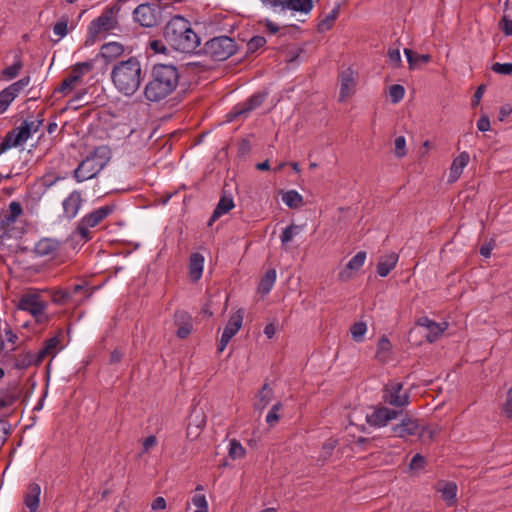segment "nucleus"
Returning <instances> with one entry per match:
<instances>
[{
    "mask_svg": "<svg viewBox=\"0 0 512 512\" xmlns=\"http://www.w3.org/2000/svg\"><path fill=\"white\" fill-rule=\"evenodd\" d=\"M180 74L172 64H155L144 88L147 101L158 103L170 96L178 87Z\"/></svg>",
    "mask_w": 512,
    "mask_h": 512,
    "instance_id": "nucleus-1",
    "label": "nucleus"
},
{
    "mask_svg": "<svg viewBox=\"0 0 512 512\" xmlns=\"http://www.w3.org/2000/svg\"><path fill=\"white\" fill-rule=\"evenodd\" d=\"M164 38L177 51L200 54L197 48L201 38L181 15H175L168 21L164 28Z\"/></svg>",
    "mask_w": 512,
    "mask_h": 512,
    "instance_id": "nucleus-2",
    "label": "nucleus"
},
{
    "mask_svg": "<svg viewBox=\"0 0 512 512\" xmlns=\"http://www.w3.org/2000/svg\"><path fill=\"white\" fill-rule=\"evenodd\" d=\"M141 71L140 61L136 57H130L114 65L111 79L119 92L131 96L141 85Z\"/></svg>",
    "mask_w": 512,
    "mask_h": 512,
    "instance_id": "nucleus-3",
    "label": "nucleus"
},
{
    "mask_svg": "<svg viewBox=\"0 0 512 512\" xmlns=\"http://www.w3.org/2000/svg\"><path fill=\"white\" fill-rule=\"evenodd\" d=\"M110 151L106 146L96 147L74 170L73 177L77 182L95 177L108 163Z\"/></svg>",
    "mask_w": 512,
    "mask_h": 512,
    "instance_id": "nucleus-4",
    "label": "nucleus"
},
{
    "mask_svg": "<svg viewBox=\"0 0 512 512\" xmlns=\"http://www.w3.org/2000/svg\"><path fill=\"white\" fill-rule=\"evenodd\" d=\"M237 50L238 45L235 40L222 35L206 41L199 51L215 61H224L233 56Z\"/></svg>",
    "mask_w": 512,
    "mask_h": 512,
    "instance_id": "nucleus-5",
    "label": "nucleus"
},
{
    "mask_svg": "<svg viewBox=\"0 0 512 512\" xmlns=\"http://www.w3.org/2000/svg\"><path fill=\"white\" fill-rule=\"evenodd\" d=\"M115 209L116 204H108L85 215L76 228V232L80 235L81 239L84 241L91 240L92 233L90 228L96 227L100 224L105 218L111 215Z\"/></svg>",
    "mask_w": 512,
    "mask_h": 512,
    "instance_id": "nucleus-6",
    "label": "nucleus"
},
{
    "mask_svg": "<svg viewBox=\"0 0 512 512\" xmlns=\"http://www.w3.org/2000/svg\"><path fill=\"white\" fill-rule=\"evenodd\" d=\"M165 8L166 6H161L158 2L142 3L133 11V18L142 27H155L161 21V10Z\"/></svg>",
    "mask_w": 512,
    "mask_h": 512,
    "instance_id": "nucleus-7",
    "label": "nucleus"
},
{
    "mask_svg": "<svg viewBox=\"0 0 512 512\" xmlns=\"http://www.w3.org/2000/svg\"><path fill=\"white\" fill-rule=\"evenodd\" d=\"M384 403L394 407H406L410 403V396L403 392V384L398 381H390L382 389Z\"/></svg>",
    "mask_w": 512,
    "mask_h": 512,
    "instance_id": "nucleus-8",
    "label": "nucleus"
},
{
    "mask_svg": "<svg viewBox=\"0 0 512 512\" xmlns=\"http://www.w3.org/2000/svg\"><path fill=\"white\" fill-rule=\"evenodd\" d=\"M120 10L117 5L106 8L103 13L94 19L89 26V34L92 37L97 36L102 31H111L117 26V19L114 17L115 13Z\"/></svg>",
    "mask_w": 512,
    "mask_h": 512,
    "instance_id": "nucleus-9",
    "label": "nucleus"
},
{
    "mask_svg": "<svg viewBox=\"0 0 512 512\" xmlns=\"http://www.w3.org/2000/svg\"><path fill=\"white\" fill-rule=\"evenodd\" d=\"M402 415L401 410L387 408L385 406H374L373 411L366 415V422L376 428L384 427L389 421L397 419Z\"/></svg>",
    "mask_w": 512,
    "mask_h": 512,
    "instance_id": "nucleus-10",
    "label": "nucleus"
},
{
    "mask_svg": "<svg viewBox=\"0 0 512 512\" xmlns=\"http://www.w3.org/2000/svg\"><path fill=\"white\" fill-rule=\"evenodd\" d=\"M268 96L267 92H257L249 97L245 102L235 105L228 114L229 120H235L240 116H247L249 113L259 108Z\"/></svg>",
    "mask_w": 512,
    "mask_h": 512,
    "instance_id": "nucleus-11",
    "label": "nucleus"
},
{
    "mask_svg": "<svg viewBox=\"0 0 512 512\" xmlns=\"http://www.w3.org/2000/svg\"><path fill=\"white\" fill-rule=\"evenodd\" d=\"M391 432L394 437L404 439L409 436H418V433H420V424L417 419L405 415L400 423L391 427Z\"/></svg>",
    "mask_w": 512,
    "mask_h": 512,
    "instance_id": "nucleus-12",
    "label": "nucleus"
},
{
    "mask_svg": "<svg viewBox=\"0 0 512 512\" xmlns=\"http://www.w3.org/2000/svg\"><path fill=\"white\" fill-rule=\"evenodd\" d=\"M243 322V313L239 310L234 313L228 320L223 333L221 335L220 343L218 346V352H223L229 341L239 331Z\"/></svg>",
    "mask_w": 512,
    "mask_h": 512,
    "instance_id": "nucleus-13",
    "label": "nucleus"
},
{
    "mask_svg": "<svg viewBox=\"0 0 512 512\" xmlns=\"http://www.w3.org/2000/svg\"><path fill=\"white\" fill-rule=\"evenodd\" d=\"M48 303L38 294H25L18 302V309L29 312L32 316L46 310Z\"/></svg>",
    "mask_w": 512,
    "mask_h": 512,
    "instance_id": "nucleus-14",
    "label": "nucleus"
},
{
    "mask_svg": "<svg viewBox=\"0 0 512 512\" xmlns=\"http://www.w3.org/2000/svg\"><path fill=\"white\" fill-rule=\"evenodd\" d=\"M23 389L19 382H10L0 388V410L13 406L22 396Z\"/></svg>",
    "mask_w": 512,
    "mask_h": 512,
    "instance_id": "nucleus-15",
    "label": "nucleus"
},
{
    "mask_svg": "<svg viewBox=\"0 0 512 512\" xmlns=\"http://www.w3.org/2000/svg\"><path fill=\"white\" fill-rule=\"evenodd\" d=\"M340 79V93L339 101L344 102L348 97L355 93L356 81L354 71L351 68L343 70L339 74Z\"/></svg>",
    "mask_w": 512,
    "mask_h": 512,
    "instance_id": "nucleus-16",
    "label": "nucleus"
},
{
    "mask_svg": "<svg viewBox=\"0 0 512 512\" xmlns=\"http://www.w3.org/2000/svg\"><path fill=\"white\" fill-rule=\"evenodd\" d=\"M61 246V242L54 238H42L34 247L33 252L38 257L54 258Z\"/></svg>",
    "mask_w": 512,
    "mask_h": 512,
    "instance_id": "nucleus-17",
    "label": "nucleus"
},
{
    "mask_svg": "<svg viewBox=\"0 0 512 512\" xmlns=\"http://www.w3.org/2000/svg\"><path fill=\"white\" fill-rule=\"evenodd\" d=\"M23 214V208L20 202L12 201L7 210L0 213V229L7 230Z\"/></svg>",
    "mask_w": 512,
    "mask_h": 512,
    "instance_id": "nucleus-18",
    "label": "nucleus"
},
{
    "mask_svg": "<svg viewBox=\"0 0 512 512\" xmlns=\"http://www.w3.org/2000/svg\"><path fill=\"white\" fill-rule=\"evenodd\" d=\"M174 324L177 326L178 338L185 339L190 335L193 324L191 316L186 311L178 310L174 313Z\"/></svg>",
    "mask_w": 512,
    "mask_h": 512,
    "instance_id": "nucleus-19",
    "label": "nucleus"
},
{
    "mask_svg": "<svg viewBox=\"0 0 512 512\" xmlns=\"http://www.w3.org/2000/svg\"><path fill=\"white\" fill-rule=\"evenodd\" d=\"M83 199L81 197V193L79 191H73L69 194L67 198L64 199L62 206H63V216L71 220L74 217H76L81 205H82Z\"/></svg>",
    "mask_w": 512,
    "mask_h": 512,
    "instance_id": "nucleus-20",
    "label": "nucleus"
},
{
    "mask_svg": "<svg viewBox=\"0 0 512 512\" xmlns=\"http://www.w3.org/2000/svg\"><path fill=\"white\" fill-rule=\"evenodd\" d=\"M123 52L124 47L122 44L118 42H109L102 45L100 52L96 56V59L102 58L105 60V63L108 64L109 62L122 55Z\"/></svg>",
    "mask_w": 512,
    "mask_h": 512,
    "instance_id": "nucleus-21",
    "label": "nucleus"
},
{
    "mask_svg": "<svg viewBox=\"0 0 512 512\" xmlns=\"http://www.w3.org/2000/svg\"><path fill=\"white\" fill-rule=\"evenodd\" d=\"M41 487L37 483L28 485L27 491L24 495V504L30 512H37L40 504Z\"/></svg>",
    "mask_w": 512,
    "mask_h": 512,
    "instance_id": "nucleus-22",
    "label": "nucleus"
},
{
    "mask_svg": "<svg viewBox=\"0 0 512 512\" xmlns=\"http://www.w3.org/2000/svg\"><path fill=\"white\" fill-rule=\"evenodd\" d=\"M419 326L425 327L428 330L426 335L427 340L432 343L438 339V337L444 332L446 327H442L441 324L430 320L428 317L423 316L417 320ZM447 326L446 323H444Z\"/></svg>",
    "mask_w": 512,
    "mask_h": 512,
    "instance_id": "nucleus-23",
    "label": "nucleus"
},
{
    "mask_svg": "<svg viewBox=\"0 0 512 512\" xmlns=\"http://www.w3.org/2000/svg\"><path fill=\"white\" fill-rule=\"evenodd\" d=\"M82 75L73 67H71V72L68 77H66L61 84L55 89L54 92H59L63 94L71 93L77 84L82 82Z\"/></svg>",
    "mask_w": 512,
    "mask_h": 512,
    "instance_id": "nucleus-24",
    "label": "nucleus"
},
{
    "mask_svg": "<svg viewBox=\"0 0 512 512\" xmlns=\"http://www.w3.org/2000/svg\"><path fill=\"white\" fill-rule=\"evenodd\" d=\"M437 490L441 492L442 499L448 506L456 503L457 484L452 481H441L438 483Z\"/></svg>",
    "mask_w": 512,
    "mask_h": 512,
    "instance_id": "nucleus-25",
    "label": "nucleus"
},
{
    "mask_svg": "<svg viewBox=\"0 0 512 512\" xmlns=\"http://www.w3.org/2000/svg\"><path fill=\"white\" fill-rule=\"evenodd\" d=\"M469 154L461 152L452 162L449 173V182H455L462 174L463 168L469 163Z\"/></svg>",
    "mask_w": 512,
    "mask_h": 512,
    "instance_id": "nucleus-26",
    "label": "nucleus"
},
{
    "mask_svg": "<svg viewBox=\"0 0 512 512\" xmlns=\"http://www.w3.org/2000/svg\"><path fill=\"white\" fill-rule=\"evenodd\" d=\"M234 207V201L231 197L223 195L216 208L214 209L209 221L208 225L211 226L213 222L219 219L223 214L228 213Z\"/></svg>",
    "mask_w": 512,
    "mask_h": 512,
    "instance_id": "nucleus-27",
    "label": "nucleus"
},
{
    "mask_svg": "<svg viewBox=\"0 0 512 512\" xmlns=\"http://www.w3.org/2000/svg\"><path fill=\"white\" fill-rule=\"evenodd\" d=\"M397 261L398 255L396 253L380 257L377 264V274L380 277H386L395 268Z\"/></svg>",
    "mask_w": 512,
    "mask_h": 512,
    "instance_id": "nucleus-28",
    "label": "nucleus"
},
{
    "mask_svg": "<svg viewBox=\"0 0 512 512\" xmlns=\"http://www.w3.org/2000/svg\"><path fill=\"white\" fill-rule=\"evenodd\" d=\"M366 259V252L359 251L354 257H352L346 264V269L339 273L340 279L346 281L350 278V273L347 270L358 271L363 266Z\"/></svg>",
    "mask_w": 512,
    "mask_h": 512,
    "instance_id": "nucleus-29",
    "label": "nucleus"
},
{
    "mask_svg": "<svg viewBox=\"0 0 512 512\" xmlns=\"http://www.w3.org/2000/svg\"><path fill=\"white\" fill-rule=\"evenodd\" d=\"M313 6V0H283L281 10H292L307 14L313 9Z\"/></svg>",
    "mask_w": 512,
    "mask_h": 512,
    "instance_id": "nucleus-30",
    "label": "nucleus"
},
{
    "mask_svg": "<svg viewBox=\"0 0 512 512\" xmlns=\"http://www.w3.org/2000/svg\"><path fill=\"white\" fill-rule=\"evenodd\" d=\"M204 257L200 253H192L189 260V274L193 281H198L203 272Z\"/></svg>",
    "mask_w": 512,
    "mask_h": 512,
    "instance_id": "nucleus-31",
    "label": "nucleus"
},
{
    "mask_svg": "<svg viewBox=\"0 0 512 512\" xmlns=\"http://www.w3.org/2000/svg\"><path fill=\"white\" fill-rule=\"evenodd\" d=\"M5 137L10 138V144L12 147H17L28 140L29 128L22 123L20 127L9 131Z\"/></svg>",
    "mask_w": 512,
    "mask_h": 512,
    "instance_id": "nucleus-32",
    "label": "nucleus"
},
{
    "mask_svg": "<svg viewBox=\"0 0 512 512\" xmlns=\"http://www.w3.org/2000/svg\"><path fill=\"white\" fill-rule=\"evenodd\" d=\"M276 270L274 268L269 269L265 275L260 279L257 287V292L262 295H267L272 290L276 281Z\"/></svg>",
    "mask_w": 512,
    "mask_h": 512,
    "instance_id": "nucleus-33",
    "label": "nucleus"
},
{
    "mask_svg": "<svg viewBox=\"0 0 512 512\" xmlns=\"http://www.w3.org/2000/svg\"><path fill=\"white\" fill-rule=\"evenodd\" d=\"M404 54L407 58L410 70L417 68L418 64L420 63L426 64L431 60V56L429 54H418L408 48L404 49Z\"/></svg>",
    "mask_w": 512,
    "mask_h": 512,
    "instance_id": "nucleus-34",
    "label": "nucleus"
},
{
    "mask_svg": "<svg viewBox=\"0 0 512 512\" xmlns=\"http://www.w3.org/2000/svg\"><path fill=\"white\" fill-rule=\"evenodd\" d=\"M23 66H24V64L21 59V56H20V54H17L15 56L14 63L11 66H8L2 70L1 79L12 80V79L16 78L19 75Z\"/></svg>",
    "mask_w": 512,
    "mask_h": 512,
    "instance_id": "nucleus-35",
    "label": "nucleus"
},
{
    "mask_svg": "<svg viewBox=\"0 0 512 512\" xmlns=\"http://www.w3.org/2000/svg\"><path fill=\"white\" fill-rule=\"evenodd\" d=\"M282 201L292 209H297L303 205V198L296 190H289L282 195Z\"/></svg>",
    "mask_w": 512,
    "mask_h": 512,
    "instance_id": "nucleus-36",
    "label": "nucleus"
},
{
    "mask_svg": "<svg viewBox=\"0 0 512 512\" xmlns=\"http://www.w3.org/2000/svg\"><path fill=\"white\" fill-rule=\"evenodd\" d=\"M339 14V7H335L328 15H326L317 25V31L324 33L330 30Z\"/></svg>",
    "mask_w": 512,
    "mask_h": 512,
    "instance_id": "nucleus-37",
    "label": "nucleus"
},
{
    "mask_svg": "<svg viewBox=\"0 0 512 512\" xmlns=\"http://www.w3.org/2000/svg\"><path fill=\"white\" fill-rule=\"evenodd\" d=\"M68 290L71 293V299L74 302L81 301L83 298H88L90 296L86 282L74 284Z\"/></svg>",
    "mask_w": 512,
    "mask_h": 512,
    "instance_id": "nucleus-38",
    "label": "nucleus"
},
{
    "mask_svg": "<svg viewBox=\"0 0 512 512\" xmlns=\"http://www.w3.org/2000/svg\"><path fill=\"white\" fill-rule=\"evenodd\" d=\"M273 396V390L268 384H264L259 391V401L255 404L256 409H264Z\"/></svg>",
    "mask_w": 512,
    "mask_h": 512,
    "instance_id": "nucleus-39",
    "label": "nucleus"
},
{
    "mask_svg": "<svg viewBox=\"0 0 512 512\" xmlns=\"http://www.w3.org/2000/svg\"><path fill=\"white\" fill-rule=\"evenodd\" d=\"M31 365H35L34 362V353L26 352L24 354L18 355L15 359L14 367L18 370H24L30 367Z\"/></svg>",
    "mask_w": 512,
    "mask_h": 512,
    "instance_id": "nucleus-40",
    "label": "nucleus"
},
{
    "mask_svg": "<svg viewBox=\"0 0 512 512\" xmlns=\"http://www.w3.org/2000/svg\"><path fill=\"white\" fill-rule=\"evenodd\" d=\"M391 347L392 346L389 339L385 335H383L378 341L376 358L381 362H385L386 356L384 354L389 352L391 350Z\"/></svg>",
    "mask_w": 512,
    "mask_h": 512,
    "instance_id": "nucleus-41",
    "label": "nucleus"
},
{
    "mask_svg": "<svg viewBox=\"0 0 512 512\" xmlns=\"http://www.w3.org/2000/svg\"><path fill=\"white\" fill-rule=\"evenodd\" d=\"M228 454L232 459L235 460L243 458L246 454V451L238 440L232 439L230 440Z\"/></svg>",
    "mask_w": 512,
    "mask_h": 512,
    "instance_id": "nucleus-42",
    "label": "nucleus"
},
{
    "mask_svg": "<svg viewBox=\"0 0 512 512\" xmlns=\"http://www.w3.org/2000/svg\"><path fill=\"white\" fill-rule=\"evenodd\" d=\"M86 94L87 89H82L76 92L75 95L68 102L69 107H71L74 110H77L82 106L89 104V101L82 102Z\"/></svg>",
    "mask_w": 512,
    "mask_h": 512,
    "instance_id": "nucleus-43",
    "label": "nucleus"
},
{
    "mask_svg": "<svg viewBox=\"0 0 512 512\" xmlns=\"http://www.w3.org/2000/svg\"><path fill=\"white\" fill-rule=\"evenodd\" d=\"M30 83V77L25 76L21 78L20 80L12 83L8 87H6L8 90H10L11 95L16 98L19 93L24 89V87L28 86Z\"/></svg>",
    "mask_w": 512,
    "mask_h": 512,
    "instance_id": "nucleus-44",
    "label": "nucleus"
},
{
    "mask_svg": "<svg viewBox=\"0 0 512 512\" xmlns=\"http://www.w3.org/2000/svg\"><path fill=\"white\" fill-rule=\"evenodd\" d=\"M366 330H367L366 323H364V322L354 323L350 328V332H351V335H352V338L354 339V341H356V342L362 341Z\"/></svg>",
    "mask_w": 512,
    "mask_h": 512,
    "instance_id": "nucleus-45",
    "label": "nucleus"
},
{
    "mask_svg": "<svg viewBox=\"0 0 512 512\" xmlns=\"http://www.w3.org/2000/svg\"><path fill=\"white\" fill-rule=\"evenodd\" d=\"M300 230H301V227L298 225L291 224V225L287 226L283 230L281 237H280L282 244H286V243L290 242L293 239V237L300 232Z\"/></svg>",
    "mask_w": 512,
    "mask_h": 512,
    "instance_id": "nucleus-46",
    "label": "nucleus"
},
{
    "mask_svg": "<svg viewBox=\"0 0 512 512\" xmlns=\"http://www.w3.org/2000/svg\"><path fill=\"white\" fill-rule=\"evenodd\" d=\"M60 179H63V177L56 175L54 172H48L40 177L38 182L42 187L48 189Z\"/></svg>",
    "mask_w": 512,
    "mask_h": 512,
    "instance_id": "nucleus-47",
    "label": "nucleus"
},
{
    "mask_svg": "<svg viewBox=\"0 0 512 512\" xmlns=\"http://www.w3.org/2000/svg\"><path fill=\"white\" fill-rule=\"evenodd\" d=\"M389 95L393 103H398L405 95V88L400 84H394L389 88Z\"/></svg>",
    "mask_w": 512,
    "mask_h": 512,
    "instance_id": "nucleus-48",
    "label": "nucleus"
},
{
    "mask_svg": "<svg viewBox=\"0 0 512 512\" xmlns=\"http://www.w3.org/2000/svg\"><path fill=\"white\" fill-rule=\"evenodd\" d=\"M282 409V404L280 402H277L272 406L270 411L268 412L266 416V422L270 426H274L280 419L279 411Z\"/></svg>",
    "mask_w": 512,
    "mask_h": 512,
    "instance_id": "nucleus-49",
    "label": "nucleus"
},
{
    "mask_svg": "<svg viewBox=\"0 0 512 512\" xmlns=\"http://www.w3.org/2000/svg\"><path fill=\"white\" fill-rule=\"evenodd\" d=\"M14 99L15 98L11 95L10 90L7 88L0 92V114H3L7 110Z\"/></svg>",
    "mask_w": 512,
    "mask_h": 512,
    "instance_id": "nucleus-50",
    "label": "nucleus"
},
{
    "mask_svg": "<svg viewBox=\"0 0 512 512\" xmlns=\"http://www.w3.org/2000/svg\"><path fill=\"white\" fill-rule=\"evenodd\" d=\"M265 44L266 39L263 36H254L247 43V52L254 53Z\"/></svg>",
    "mask_w": 512,
    "mask_h": 512,
    "instance_id": "nucleus-51",
    "label": "nucleus"
},
{
    "mask_svg": "<svg viewBox=\"0 0 512 512\" xmlns=\"http://www.w3.org/2000/svg\"><path fill=\"white\" fill-rule=\"evenodd\" d=\"M338 442L335 439H329L322 445V451L320 454V458L323 460H327L333 453V450L336 448Z\"/></svg>",
    "mask_w": 512,
    "mask_h": 512,
    "instance_id": "nucleus-52",
    "label": "nucleus"
},
{
    "mask_svg": "<svg viewBox=\"0 0 512 512\" xmlns=\"http://www.w3.org/2000/svg\"><path fill=\"white\" fill-rule=\"evenodd\" d=\"M52 300L56 304H66L69 301H72L71 293L69 292L68 289L57 290L54 292Z\"/></svg>",
    "mask_w": 512,
    "mask_h": 512,
    "instance_id": "nucleus-53",
    "label": "nucleus"
},
{
    "mask_svg": "<svg viewBox=\"0 0 512 512\" xmlns=\"http://www.w3.org/2000/svg\"><path fill=\"white\" fill-rule=\"evenodd\" d=\"M192 503L197 507L194 512H208V503L205 495L195 494L192 497Z\"/></svg>",
    "mask_w": 512,
    "mask_h": 512,
    "instance_id": "nucleus-54",
    "label": "nucleus"
},
{
    "mask_svg": "<svg viewBox=\"0 0 512 512\" xmlns=\"http://www.w3.org/2000/svg\"><path fill=\"white\" fill-rule=\"evenodd\" d=\"M95 61H96V59L79 62V63L74 64L72 67L75 68L80 73V75H82V77H83L85 74L91 72L94 69Z\"/></svg>",
    "mask_w": 512,
    "mask_h": 512,
    "instance_id": "nucleus-55",
    "label": "nucleus"
},
{
    "mask_svg": "<svg viewBox=\"0 0 512 512\" xmlns=\"http://www.w3.org/2000/svg\"><path fill=\"white\" fill-rule=\"evenodd\" d=\"M406 154V139L404 136H398L395 139V156L397 158H403Z\"/></svg>",
    "mask_w": 512,
    "mask_h": 512,
    "instance_id": "nucleus-56",
    "label": "nucleus"
},
{
    "mask_svg": "<svg viewBox=\"0 0 512 512\" xmlns=\"http://www.w3.org/2000/svg\"><path fill=\"white\" fill-rule=\"evenodd\" d=\"M43 115L44 111H41L38 114V118L35 121L28 122L27 120L23 121V125L29 128V137L32 133H36L39 130V127L43 124Z\"/></svg>",
    "mask_w": 512,
    "mask_h": 512,
    "instance_id": "nucleus-57",
    "label": "nucleus"
},
{
    "mask_svg": "<svg viewBox=\"0 0 512 512\" xmlns=\"http://www.w3.org/2000/svg\"><path fill=\"white\" fill-rule=\"evenodd\" d=\"M67 25H68V17L67 16H63L53 27V31L56 35H58L59 37H64L68 30H67Z\"/></svg>",
    "mask_w": 512,
    "mask_h": 512,
    "instance_id": "nucleus-58",
    "label": "nucleus"
},
{
    "mask_svg": "<svg viewBox=\"0 0 512 512\" xmlns=\"http://www.w3.org/2000/svg\"><path fill=\"white\" fill-rule=\"evenodd\" d=\"M387 55L389 58V62L393 67L398 68L401 66L402 60H401V55H400V51L398 48H396V49L389 48Z\"/></svg>",
    "mask_w": 512,
    "mask_h": 512,
    "instance_id": "nucleus-59",
    "label": "nucleus"
},
{
    "mask_svg": "<svg viewBox=\"0 0 512 512\" xmlns=\"http://www.w3.org/2000/svg\"><path fill=\"white\" fill-rule=\"evenodd\" d=\"M491 69L498 74L510 75L512 74V63H494Z\"/></svg>",
    "mask_w": 512,
    "mask_h": 512,
    "instance_id": "nucleus-60",
    "label": "nucleus"
},
{
    "mask_svg": "<svg viewBox=\"0 0 512 512\" xmlns=\"http://www.w3.org/2000/svg\"><path fill=\"white\" fill-rule=\"evenodd\" d=\"M60 343L59 335L49 338L44 342V348L50 353V355H54L55 349Z\"/></svg>",
    "mask_w": 512,
    "mask_h": 512,
    "instance_id": "nucleus-61",
    "label": "nucleus"
},
{
    "mask_svg": "<svg viewBox=\"0 0 512 512\" xmlns=\"http://www.w3.org/2000/svg\"><path fill=\"white\" fill-rule=\"evenodd\" d=\"M496 246L495 240L492 238L487 243L483 244L480 247L479 253L485 258H489L491 256V252Z\"/></svg>",
    "mask_w": 512,
    "mask_h": 512,
    "instance_id": "nucleus-62",
    "label": "nucleus"
},
{
    "mask_svg": "<svg viewBox=\"0 0 512 512\" xmlns=\"http://www.w3.org/2000/svg\"><path fill=\"white\" fill-rule=\"evenodd\" d=\"M503 33L507 36L512 35V20L504 15L499 23Z\"/></svg>",
    "mask_w": 512,
    "mask_h": 512,
    "instance_id": "nucleus-63",
    "label": "nucleus"
},
{
    "mask_svg": "<svg viewBox=\"0 0 512 512\" xmlns=\"http://www.w3.org/2000/svg\"><path fill=\"white\" fill-rule=\"evenodd\" d=\"M425 458L421 454L417 453L413 456L410 462V468L413 470L421 469L424 467Z\"/></svg>",
    "mask_w": 512,
    "mask_h": 512,
    "instance_id": "nucleus-64",
    "label": "nucleus"
}]
</instances>
